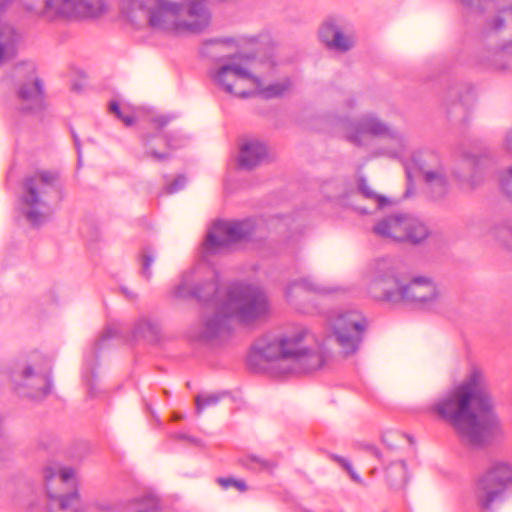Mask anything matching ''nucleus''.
I'll return each mask as SVG.
<instances>
[{
    "label": "nucleus",
    "mask_w": 512,
    "mask_h": 512,
    "mask_svg": "<svg viewBox=\"0 0 512 512\" xmlns=\"http://www.w3.org/2000/svg\"><path fill=\"white\" fill-rule=\"evenodd\" d=\"M154 260H155V256H154L153 251L150 249H145L143 251V255H142V271H141V273L146 279H150L152 276L150 267H151L152 263L154 262Z\"/></svg>",
    "instance_id": "cd10ccee"
},
{
    "label": "nucleus",
    "mask_w": 512,
    "mask_h": 512,
    "mask_svg": "<svg viewBox=\"0 0 512 512\" xmlns=\"http://www.w3.org/2000/svg\"><path fill=\"white\" fill-rule=\"evenodd\" d=\"M298 289H303V290L312 291V292H316V293H323V294L332 293L337 290L336 288H333V287L321 285L312 278H303V279L296 280L288 287L287 292H286L287 297L288 298L292 297L293 292Z\"/></svg>",
    "instance_id": "5701e85b"
},
{
    "label": "nucleus",
    "mask_w": 512,
    "mask_h": 512,
    "mask_svg": "<svg viewBox=\"0 0 512 512\" xmlns=\"http://www.w3.org/2000/svg\"><path fill=\"white\" fill-rule=\"evenodd\" d=\"M319 38L329 50L339 53L350 51L356 44L354 32L334 19L327 20L321 25Z\"/></svg>",
    "instance_id": "2eb2a0df"
},
{
    "label": "nucleus",
    "mask_w": 512,
    "mask_h": 512,
    "mask_svg": "<svg viewBox=\"0 0 512 512\" xmlns=\"http://www.w3.org/2000/svg\"><path fill=\"white\" fill-rule=\"evenodd\" d=\"M329 332L320 342L305 327H295L278 335H265L253 345V357L267 361H289V372L312 371L332 356V346L341 357L354 355L360 348L368 327L367 319L357 310L340 311L328 320Z\"/></svg>",
    "instance_id": "f257e3e1"
},
{
    "label": "nucleus",
    "mask_w": 512,
    "mask_h": 512,
    "mask_svg": "<svg viewBox=\"0 0 512 512\" xmlns=\"http://www.w3.org/2000/svg\"><path fill=\"white\" fill-rule=\"evenodd\" d=\"M210 77L220 90L240 98L250 97L259 85L256 66L237 58L221 61Z\"/></svg>",
    "instance_id": "6e6552de"
},
{
    "label": "nucleus",
    "mask_w": 512,
    "mask_h": 512,
    "mask_svg": "<svg viewBox=\"0 0 512 512\" xmlns=\"http://www.w3.org/2000/svg\"><path fill=\"white\" fill-rule=\"evenodd\" d=\"M74 141H75V145H76L77 150H79V141H78L77 137H75V136H74ZM78 155H79V158H80L81 157L80 151H78Z\"/></svg>",
    "instance_id": "c03bdc74"
},
{
    "label": "nucleus",
    "mask_w": 512,
    "mask_h": 512,
    "mask_svg": "<svg viewBox=\"0 0 512 512\" xmlns=\"http://www.w3.org/2000/svg\"><path fill=\"white\" fill-rule=\"evenodd\" d=\"M512 482V466L503 461L494 462L475 482L474 495L478 504L490 509L493 503L500 500Z\"/></svg>",
    "instance_id": "9b49d317"
},
{
    "label": "nucleus",
    "mask_w": 512,
    "mask_h": 512,
    "mask_svg": "<svg viewBox=\"0 0 512 512\" xmlns=\"http://www.w3.org/2000/svg\"><path fill=\"white\" fill-rule=\"evenodd\" d=\"M390 133L392 138L400 140V135L393 131V127L372 113L363 115L357 122H348L344 125L345 138L354 145H364L367 137L382 136Z\"/></svg>",
    "instance_id": "ddd939ff"
},
{
    "label": "nucleus",
    "mask_w": 512,
    "mask_h": 512,
    "mask_svg": "<svg viewBox=\"0 0 512 512\" xmlns=\"http://www.w3.org/2000/svg\"><path fill=\"white\" fill-rule=\"evenodd\" d=\"M186 178L184 176H178L172 183L167 184L164 188L167 194H173L180 191L186 185Z\"/></svg>",
    "instance_id": "2f4dec72"
},
{
    "label": "nucleus",
    "mask_w": 512,
    "mask_h": 512,
    "mask_svg": "<svg viewBox=\"0 0 512 512\" xmlns=\"http://www.w3.org/2000/svg\"><path fill=\"white\" fill-rule=\"evenodd\" d=\"M62 199L58 174L39 171L23 180L20 212L32 226L43 224L52 213V204Z\"/></svg>",
    "instance_id": "423d86ee"
},
{
    "label": "nucleus",
    "mask_w": 512,
    "mask_h": 512,
    "mask_svg": "<svg viewBox=\"0 0 512 512\" xmlns=\"http://www.w3.org/2000/svg\"><path fill=\"white\" fill-rule=\"evenodd\" d=\"M431 410L472 448L488 445L498 431L486 375L479 367H472L460 383L435 401Z\"/></svg>",
    "instance_id": "7ed1b4c3"
},
{
    "label": "nucleus",
    "mask_w": 512,
    "mask_h": 512,
    "mask_svg": "<svg viewBox=\"0 0 512 512\" xmlns=\"http://www.w3.org/2000/svg\"><path fill=\"white\" fill-rule=\"evenodd\" d=\"M346 471L349 473L350 477L352 478V480L354 482L359 483V484H364L362 478L359 476V474H357L354 471L352 465L350 466V469H347Z\"/></svg>",
    "instance_id": "e433bc0d"
},
{
    "label": "nucleus",
    "mask_w": 512,
    "mask_h": 512,
    "mask_svg": "<svg viewBox=\"0 0 512 512\" xmlns=\"http://www.w3.org/2000/svg\"><path fill=\"white\" fill-rule=\"evenodd\" d=\"M181 418H182V417H181V416H179V415L174 416V419H175V420H179V419H181Z\"/></svg>",
    "instance_id": "a18cd8bd"
},
{
    "label": "nucleus",
    "mask_w": 512,
    "mask_h": 512,
    "mask_svg": "<svg viewBox=\"0 0 512 512\" xmlns=\"http://www.w3.org/2000/svg\"><path fill=\"white\" fill-rule=\"evenodd\" d=\"M217 482L225 489L234 487L239 491H245L247 489L246 483L242 480H236L233 478H219Z\"/></svg>",
    "instance_id": "c756f323"
},
{
    "label": "nucleus",
    "mask_w": 512,
    "mask_h": 512,
    "mask_svg": "<svg viewBox=\"0 0 512 512\" xmlns=\"http://www.w3.org/2000/svg\"><path fill=\"white\" fill-rule=\"evenodd\" d=\"M333 459L339 464L341 465L345 470L347 469H350V466H351V463L346 459V458H343L341 456H333Z\"/></svg>",
    "instance_id": "c9c22d12"
},
{
    "label": "nucleus",
    "mask_w": 512,
    "mask_h": 512,
    "mask_svg": "<svg viewBox=\"0 0 512 512\" xmlns=\"http://www.w3.org/2000/svg\"><path fill=\"white\" fill-rule=\"evenodd\" d=\"M404 166L409 179L413 173L419 172L426 184L427 193L432 199H441L448 193V173L436 153L423 152L413 155L411 161Z\"/></svg>",
    "instance_id": "1a4fd4ad"
},
{
    "label": "nucleus",
    "mask_w": 512,
    "mask_h": 512,
    "mask_svg": "<svg viewBox=\"0 0 512 512\" xmlns=\"http://www.w3.org/2000/svg\"><path fill=\"white\" fill-rule=\"evenodd\" d=\"M367 293L374 299L392 304H407L417 309L435 310L444 302L438 285L429 277H402L390 258L373 261L363 274Z\"/></svg>",
    "instance_id": "20e7f679"
},
{
    "label": "nucleus",
    "mask_w": 512,
    "mask_h": 512,
    "mask_svg": "<svg viewBox=\"0 0 512 512\" xmlns=\"http://www.w3.org/2000/svg\"><path fill=\"white\" fill-rule=\"evenodd\" d=\"M347 106L350 107V108H353L354 106H356V99L355 98H350L347 100Z\"/></svg>",
    "instance_id": "a19ab883"
},
{
    "label": "nucleus",
    "mask_w": 512,
    "mask_h": 512,
    "mask_svg": "<svg viewBox=\"0 0 512 512\" xmlns=\"http://www.w3.org/2000/svg\"><path fill=\"white\" fill-rule=\"evenodd\" d=\"M123 292L125 293V295L129 298H134L135 295L130 293L127 289H123Z\"/></svg>",
    "instance_id": "37998d69"
},
{
    "label": "nucleus",
    "mask_w": 512,
    "mask_h": 512,
    "mask_svg": "<svg viewBox=\"0 0 512 512\" xmlns=\"http://www.w3.org/2000/svg\"><path fill=\"white\" fill-rule=\"evenodd\" d=\"M109 108L110 111L114 113L119 119H121L126 126H131L135 122V119L132 115H125L121 111L117 102H111Z\"/></svg>",
    "instance_id": "7c9ffc66"
},
{
    "label": "nucleus",
    "mask_w": 512,
    "mask_h": 512,
    "mask_svg": "<svg viewBox=\"0 0 512 512\" xmlns=\"http://www.w3.org/2000/svg\"><path fill=\"white\" fill-rule=\"evenodd\" d=\"M361 198H364L374 203L376 209L383 208L389 202L386 197L380 195L379 193L371 189L364 179L360 180L358 189H355L354 186H352L351 190L352 202H354L356 205H360L359 200Z\"/></svg>",
    "instance_id": "412c9836"
},
{
    "label": "nucleus",
    "mask_w": 512,
    "mask_h": 512,
    "mask_svg": "<svg viewBox=\"0 0 512 512\" xmlns=\"http://www.w3.org/2000/svg\"><path fill=\"white\" fill-rule=\"evenodd\" d=\"M248 466L251 469H263L267 471H272L276 466V462L269 459H263L258 456H250L248 458Z\"/></svg>",
    "instance_id": "bb28decb"
},
{
    "label": "nucleus",
    "mask_w": 512,
    "mask_h": 512,
    "mask_svg": "<svg viewBox=\"0 0 512 512\" xmlns=\"http://www.w3.org/2000/svg\"><path fill=\"white\" fill-rule=\"evenodd\" d=\"M11 379L18 392L31 398L42 397L49 393L51 388L48 371L35 370L28 364H21L13 371Z\"/></svg>",
    "instance_id": "4468645a"
},
{
    "label": "nucleus",
    "mask_w": 512,
    "mask_h": 512,
    "mask_svg": "<svg viewBox=\"0 0 512 512\" xmlns=\"http://www.w3.org/2000/svg\"><path fill=\"white\" fill-rule=\"evenodd\" d=\"M118 333V330L116 328H113V327H109L107 328L103 333L102 335L99 337V339L97 340L96 344H95V349H99L100 348V345L106 341L107 339H110L114 336H116Z\"/></svg>",
    "instance_id": "473e14b6"
},
{
    "label": "nucleus",
    "mask_w": 512,
    "mask_h": 512,
    "mask_svg": "<svg viewBox=\"0 0 512 512\" xmlns=\"http://www.w3.org/2000/svg\"><path fill=\"white\" fill-rule=\"evenodd\" d=\"M500 186L503 193L512 202V167L501 175Z\"/></svg>",
    "instance_id": "c85d7f7f"
},
{
    "label": "nucleus",
    "mask_w": 512,
    "mask_h": 512,
    "mask_svg": "<svg viewBox=\"0 0 512 512\" xmlns=\"http://www.w3.org/2000/svg\"><path fill=\"white\" fill-rule=\"evenodd\" d=\"M146 155L152 157L155 161H165L169 158L168 153H160L150 148H147Z\"/></svg>",
    "instance_id": "72a5a7b5"
},
{
    "label": "nucleus",
    "mask_w": 512,
    "mask_h": 512,
    "mask_svg": "<svg viewBox=\"0 0 512 512\" xmlns=\"http://www.w3.org/2000/svg\"><path fill=\"white\" fill-rule=\"evenodd\" d=\"M393 131L397 132L401 139L396 140L392 138L390 133H386L384 143L375 151V155L403 160L404 156L410 150V138L408 134L401 129L393 127Z\"/></svg>",
    "instance_id": "a211bd4d"
},
{
    "label": "nucleus",
    "mask_w": 512,
    "mask_h": 512,
    "mask_svg": "<svg viewBox=\"0 0 512 512\" xmlns=\"http://www.w3.org/2000/svg\"><path fill=\"white\" fill-rule=\"evenodd\" d=\"M235 41L233 39H224V40H214V41H210L209 44L210 45H220V44H231V43H234Z\"/></svg>",
    "instance_id": "58836bf2"
},
{
    "label": "nucleus",
    "mask_w": 512,
    "mask_h": 512,
    "mask_svg": "<svg viewBox=\"0 0 512 512\" xmlns=\"http://www.w3.org/2000/svg\"><path fill=\"white\" fill-rule=\"evenodd\" d=\"M268 156L267 147L258 140L245 141L240 146L238 166L250 170L262 164Z\"/></svg>",
    "instance_id": "f3484780"
},
{
    "label": "nucleus",
    "mask_w": 512,
    "mask_h": 512,
    "mask_svg": "<svg viewBox=\"0 0 512 512\" xmlns=\"http://www.w3.org/2000/svg\"><path fill=\"white\" fill-rule=\"evenodd\" d=\"M386 478L392 489H401L407 483V468L403 461L391 463L386 469Z\"/></svg>",
    "instance_id": "4be33fe9"
},
{
    "label": "nucleus",
    "mask_w": 512,
    "mask_h": 512,
    "mask_svg": "<svg viewBox=\"0 0 512 512\" xmlns=\"http://www.w3.org/2000/svg\"><path fill=\"white\" fill-rule=\"evenodd\" d=\"M159 333V326L156 322L146 318L137 321L133 328V337L136 339H146L155 341Z\"/></svg>",
    "instance_id": "b1692460"
},
{
    "label": "nucleus",
    "mask_w": 512,
    "mask_h": 512,
    "mask_svg": "<svg viewBox=\"0 0 512 512\" xmlns=\"http://www.w3.org/2000/svg\"><path fill=\"white\" fill-rule=\"evenodd\" d=\"M257 80L258 87L252 89L251 96L259 95L263 98L270 99L283 95L286 91H288L291 87V82L289 79H282L273 84L265 85L264 78L261 73L257 70Z\"/></svg>",
    "instance_id": "aec40b11"
},
{
    "label": "nucleus",
    "mask_w": 512,
    "mask_h": 512,
    "mask_svg": "<svg viewBox=\"0 0 512 512\" xmlns=\"http://www.w3.org/2000/svg\"><path fill=\"white\" fill-rule=\"evenodd\" d=\"M44 478L47 485L55 478H59L63 483H68L74 480L75 470L71 467H64L60 465L48 466L44 470Z\"/></svg>",
    "instance_id": "393cba45"
},
{
    "label": "nucleus",
    "mask_w": 512,
    "mask_h": 512,
    "mask_svg": "<svg viewBox=\"0 0 512 512\" xmlns=\"http://www.w3.org/2000/svg\"><path fill=\"white\" fill-rule=\"evenodd\" d=\"M352 184L344 178L331 179L322 185L323 195L336 202L339 205L351 207L360 213L366 214L369 212L368 208L362 205H356L351 201Z\"/></svg>",
    "instance_id": "dca6fc26"
},
{
    "label": "nucleus",
    "mask_w": 512,
    "mask_h": 512,
    "mask_svg": "<svg viewBox=\"0 0 512 512\" xmlns=\"http://www.w3.org/2000/svg\"><path fill=\"white\" fill-rule=\"evenodd\" d=\"M505 146L507 150L512 151V130L508 132L505 138Z\"/></svg>",
    "instance_id": "4c0bfd02"
},
{
    "label": "nucleus",
    "mask_w": 512,
    "mask_h": 512,
    "mask_svg": "<svg viewBox=\"0 0 512 512\" xmlns=\"http://www.w3.org/2000/svg\"><path fill=\"white\" fill-rule=\"evenodd\" d=\"M504 25V19L500 16L496 17L492 22L489 23V27L491 30L498 31Z\"/></svg>",
    "instance_id": "f704fd0d"
},
{
    "label": "nucleus",
    "mask_w": 512,
    "mask_h": 512,
    "mask_svg": "<svg viewBox=\"0 0 512 512\" xmlns=\"http://www.w3.org/2000/svg\"><path fill=\"white\" fill-rule=\"evenodd\" d=\"M252 232L251 221H217L208 231L203 244L204 252L216 254L227 249L232 243L249 236Z\"/></svg>",
    "instance_id": "f8f14e48"
},
{
    "label": "nucleus",
    "mask_w": 512,
    "mask_h": 512,
    "mask_svg": "<svg viewBox=\"0 0 512 512\" xmlns=\"http://www.w3.org/2000/svg\"><path fill=\"white\" fill-rule=\"evenodd\" d=\"M368 450H369V452H370L372 455H374L375 457H379V456H380V452H379V450H378L376 447H374V446H368Z\"/></svg>",
    "instance_id": "ea45409f"
},
{
    "label": "nucleus",
    "mask_w": 512,
    "mask_h": 512,
    "mask_svg": "<svg viewBox=\"0 0 512 512\" xmlns=\"http://www.w3.org/2000/svg\"><path fill=\"white\" fill-rule=\"evenodd\" d=\"M217 394L197 395L195 398L196 412L201 414L207 407L214 406L219 402Z\"/></svg>",
    "instance_id": "a878e982"
},
{
    "label": "nucleus",
    "mask_w": 512,
    "mask_h": 512,
    "mask_svg": "<svg viewBox=\"0 0 512 512\" xmlns=\"http://www.w3.org/2000/svg\"><path fill=\"white\" fill-rule=\"evenodd\" d=\"M19 99L23 102L22 109L36 111L42 107L43 94L42 83L39 79L24 84L18 92Z\"/></svg>",
    "instance_id": "6ab92c4d"
},
{
    "label": "nucleus",
    "mask_w": 512,
    "mask_h": 512,
    "mask_svg": "<svg viewBox=\"0 0 512 512\" xmlns=\"http://www.w3.org/2000/svg\"><path fill=\"white\" fill-rule=\"evenodd\" d=\"M158 121L160 126H164L168 122V120L165 117H160Z\"/></svg>",
    "instance_id": "79ce46f5"
},
{
    "label": "nucleus",
    "mask_w": 512,
    "mask_h": 512,
    "mask_svg": "<svg viewBox=\"0 0 512 512\" xmlns=\"http://www.w3.org/2000/svg\"><path fill=\"white\" fill-rule=\"evenodd\" d=\"M121 11L132 23L166 32H202L211 21L208 0H123Z\"/></svg>",
    "instance_id": "39448f33"
},
{
    "label": "nucleus",
    "mask_w": 512,
    "mask_h": 512,
    "mask_svg": "<svg viewBox=\"0 0 512 512\" xmlns=\"http://www.w3.org/2000/svg\"><path fill=\"white\" fill-rule=\"evenodd\" d=\"M374 233L382 238L393 241H407L417 244L429 235L426 225L410 214H392L376 223Z\"/></svg>",
    "instance_id": "9d476101"
},
{
    "label": "nucleus",
    "mask_w": 512,
    "mask_h": 512,
    "mask_svg": "<svg viewBox=\"0 0 512 512\" xmlns=\"http://www.w3.org/2000/svg\"><path fill=\"white\" fill-rule=\"evenodd\" d=\"M506 12H508L512 15V7H510Z\"/></svg>",
    "instance_id": "49530a36"
},
{
    "label": "nucleus",
    "mask_w": 512,
    "mask_h": 512,
    "mask_svg": "<svg viewBox=\"0 0 512 512\" xmlns=\"http://www.w3.org/2000/svg\"><path fill=\"white\" fill-rule=\"evenodd\" d=\"M197 266L182 274L173 290L177 298L194 297L207 304L199 338L211 341L225 336L231 329V320L250 325L264 320L270 314V303L265 292L254 285L238 283L222 286L216 273Z\"/></svg>",
    "instance_id": "f03ea898"
},
{
    "label": "nucleus",
    "mask_w": 512,
    "mask_h": 512,
    "mask_svg": "<svg viewBox=\"0 0 512 512\" xmlns=\"http://www.w3.org/2000/svg\"><path fill=\"white\" fill-rule=\"evenodd\" d=\"M22 6L48 20L95 19L109 10L107 0H21Z\"/></svg>",
    "instance_id": "0eeeda50"
}]
</instances>
